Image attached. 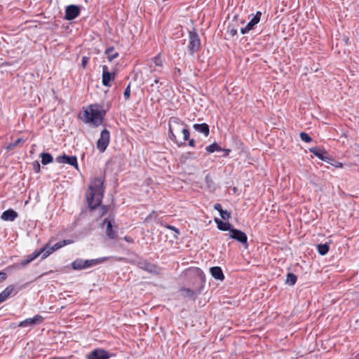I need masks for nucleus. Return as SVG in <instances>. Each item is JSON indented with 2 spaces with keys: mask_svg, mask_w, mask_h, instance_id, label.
I'll list each match as a JSON object with an SVG mask.
<instances>
[{
  "mask_svg": "<svg viewBox=\"0 0 359 359\" xmlns=\"http://www.w3.org/2000/svg\"><path fill=\"white\" fill-rule=\"evenodd\" d=\"M159 83V79L158 78H156L154 81V83H152L151 85V87L153 88L155 84H158Z\"/></svg>",
  "mask_w": 359,
  "mask_h": 359,
  "instance_id": "obj_42",
  "label": "nucleus"
},
{
  "mask_svg": "<svg viewBox=\"0 0 359 359\" xmlns=\"http://www.w3.org/2000/svg\"><path fill=\"white\" fill-rule=\"evenodd\" d=\"M309 150L312 154H313L318 158H320L324 161H327L328 158L327 156L326 151L321 150L318 147H312Z\"/></svg>",
  "mask_w": 359,
  "mask_h": 359,
  "instance_id": "obj_18",
  "label": "nucleus"
},
{
  "mask_svg": "<svg viewBox=\"0 0 359 359\" xmlns=\"http://www.w3.org/2000/svg\"><path fill=\"white\" fill-rule=\"evenodd\" d=\"M105 53L107 55V59L109 62L112 61L114 59L118 56V52L115 51L113 47L107 48L105 51Z\"/></svg>",
  "mask_w": 359,
  "mask_h": 359,
  "instance_id": "obj_23",
  "label": "nucleus"
},
{
  "mask_svg": "<svg viewBox=\"0 0 359 359\" xmlns=\"http://www.w3.org/2000/svg\"><path fill=\"white\" fill-rule=\"evenodd\" d=\"M219 215H220L221 217L225 220L229 219L231 217L230 212H228L227 210H222L219 212Z\"/></svg>",
  "mask_w": 359,
  "mask_h": 359,
  "instance_id": "obj_31",
  "label": "nucleus"
},
{
  "mask_svg": "<svg viewBox=\"0 0 359 359\" xmlns=\"http://www.w3.org/2000/svg\"><path fill=\"white\" fill-rule=\"evenodd\" d=\"M104 180L95 177L91 182L86 192V198L90 208L95 209L102 202L104 194Z\"/></svg>",
  "mask_w": 359,
  "mask_h": 359,
  "instance_id": "obj_1",
  "label": "nucleus"
},
{
  "mask_svg": "<svg viewBox=\"0 0 359 359\" xmlns=\"http://www.w3.org/2000/svg\"><path fill=\"white\" fill-rule=\"evenodd\" d=\"M297 281V276L292 273H289L287 275L285 283L289 285H293Z\"/></svg>",
  "mask_w": 359,
  "mask_h": 359,
  "instance_id": "obj_26",
  "label": "nucleus"
},
{
  "mask_svg": "<svg viewBox=\"0 0 359 359\" xmlns=\"http://www.w3.org/2000/svg\"><path fill=\"white\" fill-rule=\"evenodd\" d=\"M210 273L213 278L217 280H223L224 279V276L223 274L222 270L219 266H213L210 269Z\"/></svg>",
  "mask_w": 359,
  "mask_h": 359,
  "instance_id": "obj_20",
  "label": "nucleus"
},
{
  "mask_svg": "<svg viewBox=\"0 0 359 359\" xmlns=\"http://www.w3.org/2000/svg\"><path fill=\"white\" fill-rule=\"evenodd\" d=\"M215 221L217 223V228L219 230L230 231V229H233V228H231V225L229 222H224L222 220L217 219V218L215 219Z\"/></svg>",
  "mask_w": 359,
  "mask_h": 359,
  "instance_id": "obj_22",
  "label": "nucleus"
},
{
  "mask_svg": "<svg viewBox=\"0 0 359 359\" xmlns=\"http://www.w3.org/2000/svg\"><path fill=\"white\" fill-rule=\"evenodd\" d=\"M104 115V112L101 110L98 105H91L85 111L86 121L94 126L101 124Z\"/></svg>",
  "mask_w": 359,
  "mask_h": 359,
  "instance_id": "obj_3",
  "label": "nucleus"
},
{
  "mask_svg": "<svg viewBox=\"0 0 359 359\" xmlns=\"http://www.w3.org/2000/svg\"><path fill=\"white\" fill-rule=\"evenodd\" d=\"M130 95V86L128 85L124 90L123 96L126 100H128Z\"/></svg>",
  "mask_w": 359,
  "mask_h": 359,
  "instance_id": "obj_34",
  "label": "nucleus"
},
{
  "mask_svg": "<svg viewBox=\"0 0 359 359\" xmlns=\"http://www.w3.org/2000/svg\"><path fill=\"white\" fill-rule=\"evenodd\" d=\"M43 250H41V248L39 250H35L32 254L29 255V256L34 260L36 258H37L40 255H42Z\"/></svg>",
  "mask_w": 359,
  "mask_h": 359,
  "instance_id": "obj_32",
  "label": "nucleus"
},
{
  "mask_svg": "<svg viewBox=\"0 0 359 359\" xmlns=\"http://www.w3.org/2000/svg\"><path fill=\"white\" fill-rule=\"evenodd\" d=\"M43 318L40 315H36L33 318H27L23 321H21L18 326L19 327H28L34 326L35 325L40 324L43 322Z\"/></svg>",
  "mask_w": 359,
  "mask_h": 359,
  "instance_id": "obj_12",
  "label": "nucleus"
},
{
  "mask_svg": "<svg viewBox=\"0 0 359 359\" xmlns=\"http://www.w3.org/2000/svg\"><path fill=\"white\" fill-rule=\"evenodd\" d=\"M237 34V29L232 25H229L226 29V35L229 37H233Z\"/></svg>",
  "mask_w": 359,
  "mask_h": 359,
  "instance_id": "obj_28",
  "label": "nucleus"
},
{
  "mask_svg": "<svg viewBox=\"0 0 359 359\" xmlns=\"http://www.w3.org/2000/svg\"><path fill=\"white\" fill-rule=\"evenodd\" d=\"M32 261L33 259L29 255H27L26 258L21 262L20 264L25 266Z\"/></svg>",
  "mask_w": 359,
  "mask_h": 359,
  "instance_id": "obj_35",
  "label": "nucleus"
},
{
  "mask_svg": "<svg viewBox=\"0 0 359 359\" xmlns=\"http://www.w3.org/2000/svg\"><path fill=\"white\" fill-rule=\"evenodd\" d=\"M261 15L262 13L260 11H257L256 14L250 20V21L247 24V25L245 27L241 28V34H245L249 32L250 30H252L254 28L255 25L258 24V22L260 21Z\"/></svg>",
  "mask_w": 359,
  "mask_h": 359,
  "instance_id": "obj_10",
  "label": "nucleus"
},
{
  "mask_svg": "<svg viewBox=\"0 0 359 359\" xmlns=\"http://www.w3.org/2000/svg\"><path fill=\"white\" fill-rule=\"evenodd\" d=\"M14 286L9 285L0 293V304L4 302L13 292Z\"/></svg>",
  "mask_w": 359,
  "mask_h": 359,
  "instance_id": "obj_21",
  "label": "nucleus"
},
{
  "mask_svg": "<svg viewBox=\"0 0 359 359\" xmlns=\"http://www.w3.org/2000/svg\"><path fill=\"white\" fill-rule=\"evenodd\" d=\"M41 163L43 165L50 163L53 161L52 156L48 153H42L41 154Z\"/></svg>",
  "mask_w": 359,
  "mask_h": 359,
  "instance_id": "obj_24",
  "label": "nucleus"
},
{
  "mask_svg": "<svg viewBox=\"0 0 359 359\" xmlns=\"http://www.w3.org/2000/svg\"><path fill=\"white\" fill-rule=\"evenodd\" d=\"M193 128L196 131L203 133L205 137H208L210 133L209 126L206 123H196L193 126Z\"/></svg>",
  "mask_w": 359,
  "mask_h": 359,
  "instance_id": "obj_19",
  "label": "nucleus"
},
{
  "mask_svg": "<svg viewBox=\"0 0 359 359\" xmlns=\"http://www.w3.org/2000/svg\"><path fill=\"white\" fill-rule=\"evenodd\" d=\"M109 355L104 349H95L86 355L87 359H108Z\"/></svg>",
  "mask_w": 359,
  "mask_h": 359,
  "instance_id": "obj_11",
  "label": "nucleus"
},
{
  "mask_svg": "<svg viewBox=\"0 0 359 359\" xmlns=\"http://www.w3.org/2000/svg\"><path fill=\"white\" fill-rule=\"evenodd\" d=\"M214 208L217 210L219 212H220L222 210V205L219 203H216L214 205Z\"/></svg>",
  "mask_w": 359,
  "mask_h": 359,
  "instance_id": "obj_39",
  "label": "nucleus"
},
{
  "mask_svg": "<svg viewBox=\"0 0 359 359\" xmlns=\"http://www.w3.org/2000/svg\"><path fill=\"white\" fill-rule=\"evenodd\" d=\"M206 151L209 153H213L215 151H221V147L217 144L213 143L205 148Z\"/></svg>",
  "mask_w": 359,
  "mask_h": 359,
  "instance_id": "obj_27",
  "label": "nucleus"
},
{
  "mask_svg": "<svg viewBox=\"0 0 359 359\" xmlns=\"http://www.w3.org/2000/svg\"><path fill=\"white\" fill-rule=\"evenodd\" d=\"M56 161L58 163H65L69 164L70 165L74 166L76 169H78V163L77 158L75 156H67L66 154H63L62 156H59L56 158Z\"/></svg>",
  "mask_w": 359,
  "mask_h": 359,
  "instance_id": "obj_9",
  "label": "nucleus"
},
{
  "mask_svg": "<svg viewBox=\"0 0 359 359\" xmlns=\"http://www.w3.org/2000/svg\"><path fill=\"white\" fill-rule=\"evenodd\" d=\"M124 239L128 242H131L132 239L128 236H125Z\"/></svg>",
  "mask_w": 359,
  "mask_h": 359,
  "instance_id": "obj_44",
  "label": "nucleus"
},
{
  "mask_svg": "<svg viewBox=\"0 0 359 359\" xmlns=\"http://www.w3.org/2000/svg\"><path fill=\"white\" fill-rule=\"evenodd\" d=\"M6 278V273L4 272H0V283L4 281Z\"/></svg>",
  "mask_w": 359,
  "mask_h": 359,
  "instance_id": "obj_38",
  "label": "nucleus"
},
{
  "mask_svg": "<svg viewBox=\"0 0 359 359\" xmlns=\"http://www.w3.org/2000/svg\"><path fill=\"white\" fill-rule=\"evenodd\" d=\"M184 123L179 118L172 117L169 121V137L170 138L177 143V135L180 133L183 134V140L186 141L189 137V131L183 127Z\"/></svg>",
  "mask_w": 359,
  "mask_h": 359,
  "instance_id": "obj_2",
  "label": "nucleus"
},
{
  "mask_svg": "<svg viewBox=\"0 0 359 359\" xmlns=\"http://www.w3.org/2000/svg\"><path fill=\"white\" fill-rule=\"evenodd\" d=\"M153 61L156 66L157 67H161L162 66V60L159 55H157L154 57L153 59Z\"/></svg>",
  "mask_w": 359,
  "mask_h": 359,
  "instance_id": "obj_33",
  "label": "nucleus"
},
{
  "mask_svg": "<svg viewBox=\"0 0 359 359\" xmlns=\"http://www.w3.org/2000/svg\"><path fill=\"white\" fill-rule=\"evenodd\" d=\"M80 13V7L75 5H70L66 8L65 19L72 20L76 18Z\"/></svg>",
  "mask_w": 359,
  "mask_h": 359,
  "instance_id": "obj_14",
  "label": "nucleus"
},
{
  "mask_svg": "<svg viewBox=\"0 0 359 359\" xmlns=\"http://www.w3.org/2000/svg\"><path fill=\"white\" fill-rule=\"evenodd\" d=\"M110 259L109 257H104L93 259H76L72 263V267L74 270H83L93 267L102 264Z\"/></svg>",
  "mask_w": 359,
  "mask_h": 359,
  "instance_id": "obj_4",
  "label": "nucleus"
},
{
  "mask_svg": "<svg viewBox=\"0 0 359 359\" xmlns=\"http://www.w3.org/2000/svg\"><path fill=\"white\" fill-rule=\"evenodd\" d=\"M136 264L137 266L144 271H147L150 273H156V266L146 261L145 259H143L142 258H139L136 261Z\"/></svg>",
  "mask_w": 359,
  "mask_h": 359,
  "instance_id": "obj_13",
  "label": "nucleus"
},
{
  "mask_svg": "<svg viewBox=\"0 0 359 359\" xmlns=\"http://www.w3.org/2000/svg\"><path fill=\"white\" fill-rule=\"evenodd\" d=\"M299 136L301 140L305 142H310L312 140L311 137L304 132H302Z\"/></svg>",
  "mask_w": 359,
  "mask_h": 359,
  "instance_id": "obj_30",
  "label": "nucleus"
},
{
  "mask_svg": "<svg viewBox=\"0 0 359 359\" xmlns=\"http://www.w3.org/2000/svg\"><path fill=\"white\" fill-rule=\"evenodd\" d=\"M103 224H106V233L110 239H114L116 237L117 232L113 229L112 221L109 219H105L103 222Z\"/></svg>",
  "mask_w": 359,
  "mask_h": 359,
  "instance_id": "obj_16",
  "label": "nucleus"
},
{
  "mask_svg": "<svg viewBox=\"0 0 359 359\" xmlns=\"http://www.w3.org/2000/svg\"><path fill=\"white\" fill-rule=\"evenodd\" d=\"M224 151H225L224 156H228L231 151H230V149H224Z\"/></svg>",
  "mask_w": 359,
  "mask_h": 359,
  "instance_id": "obj_45",
  "label": "nucleus"
},
{
  "mask_svg": "<svg viewBox=\"0 0 359 359\" xmlns=\"http://www.w3.org/2000/svg\"><path fill=\"white\" fill-rule=\"evenodd\" d=\"M33 168L36 172H39L40 171V164L38 161H34L33 163Z\"/></svg>",
  "mask_w": 359,
  "mask_h": 359,
  "instance_id": "obj_36",
  "label": "nucleus"
},
{
  "mask_svg": "<svg viewBox=\"0 0 359 359\" xmlns=\"http://www.w3.org/2000/svg\"><path fill=\"white\" fill-rule=\"evenodd\" d=\"M318 252L321 255H325L329 250V246L327 244H319L317 245Z\"/></svg>",
  "mask_w": 359,
  "mask_h": 359,
  "instance_id": "obj_25",
  "label": "nucleus"
},
{
  "mask_svg": "<svg viewBox=\"0 0 359 359\" xmlns=\"http://www.w3.org/2000/svg\"><path fill=\"white\" fill-rule=\"evenodd\" d=\"M168 229H171V230H173L175 231L177 234H179V231L175 227V226H168Z\"/></svg>",
  "mask_w": 359,
  "mask_h": 359,
  "instance_id": "obj_41",
  "label": "nucleus"
},
{
  "mask_svg": "<svg viewBox=\"0 0 359 359\" xmlns=\"http://www.w3.org/2000/svg\"><path fill=\"white\" fill-rule=\"evenodd\" d=\"M229 235L231 238L236 240L242 244H245L246 247L248 246V237L246 234L241 230L236 229H230Z\"/></svg>",
  "mask_w": 359,
  "mask_h": 359,
  "instance_id": "obj_8",
  "label": "nucleus"
},
{
  "mask_svg": "<svg viewBox=\"0 0 359 359\" xmlns=\"http://www.w3.org/2000/svg\"><path fill=\"white\" fill-rule=\"evenodd\" d=\"M22 141V138H18L14 142L10 143L6 147L7 150H8V151L12 150L15 147L18 145V144H20Z\"/></svg>",
  "mask_w": 359,
  "mask_h": 359,
  "instance_id": "obj_29",
  "label": "nucleus"
},
{
  "mask_svg": "<svg viewBox=\"0 0 359 359\" xmlns=\"http://www.w3.org/2000/svg\"><path fill=\"white\" fill-rule=\"evenodd\" d=\"M72 243V240H64L55 243L53 246H50L49 243H46L43 248H41V250H43L42 259L46 258L55 250H57L60 248Z\"/></svg>",
  "mask_w": 359,
  "mask_h": 359,
  "instance_id": "obj_5",
  "label": "nucleus"
},
{
  "mask_svg": "<svg viewBox=\"0 0 359 359\" xmlns=\"http://www.w3.org/2000/svg\"><path fill=\"white\" fill-rule=\"evenodd\" d=\"M110 133L108 130L104 129L100 133V137L97 142V148L100 152H104L109 145Z\"/></svg>",
  "mask_w": 359,
  "mask_h": 359,
  "instance_id": "obj_7",
  "label": "nucleus"
},
{
  "mask_svg": "<svg viewBox=\"0 0 359 359\" xmlns=\"http://www.w3.org/2000/svg\"><path fill=\"white\" fill-rule=\"evenodd\" d=\"M201 46V41L198 34L195 31H190L189 35L188 48L191 54L198 50Z\"/></svg>",
  "mask_w": 359,
  "mask_h": 359,
  "instance_id": "obj_6",
  "label": "nucleus"
},
{
  "mask_svg": "<svg viewBox=\"0 0 359 359\" xmlns=\"http://www.w3.org/2000/svg\"><path fill=\"white\" fill-rule=\"evenodd\" d=\"M107 212V207L103 205L101 207V214L102 215H104Z\"/></svg>",
  "mask_w": 359,
  "mask_h": 359,
  "instance_id": "obj_40",
  "label": "nucleus"
},
{
  "mask_svg": "<svg viewBox=\"0 0 359 359\" xmlns=\"http://www.w3.org/2000/svg\"><path fill=\"white\" fill-rule=\"evenodd\" d=\"M189 145L191 146V147H194L195 146V141L194 140H189Z\"/></svg>",
  "mask_w": 359,
  "mask_h": 359,
  "instance_id": "obj_43",
  "label": "nucleus"
},
{
  "mask_svg": "<svg viewBox=\"0 0 359 359\" xmlns=\"http://www.w3.org/2000/svg\"><path fill=\"white\" fill-rule=\"evenodd\" d=\"M88 61H89V58L88 57L84 56V57H82L81 66H82L83 68L86 67V66L88 64Z\"/></svg>",
  "mask_w": 359,
  "mask_h": 359,
  "instance_id": "obj_37",
  "label": "nucleus"
},
{
  "mask_svg": "<svg viewBox=\"0 0 359 359\" xmlns=\"http://www.w3.org/2000/svg\"><path fill=\"white\" fill-rule=\"evenodd\" d=\"M102 82L104 86H109V82L111 80H114L115 78V74H111L109 72L108 67L107 65H103L102 67Z\"/></svg>",
  "mask_w": 359,
  "mask_h": 359,
  "instance_id": "obj_15",
  "label": "nucleus"
},
{
  "mask_svg": "<svg viewBox=\"0 0 359 359\" xmlns=\"http://www.w3.org/2000/svg\"><path fill=\"white\" fill-rule=\"evenodd\" d=\"M18 215L15 211H14L12 209H9V210L4 211L2 213L1 216V219L4 221L13 222L18 217Z\"/></svg>",
  "mask_w": 359,
  "mask_h": 359,
  "instance_id": "obj_17",
  "label": "nucleus"
}]
</instances>
